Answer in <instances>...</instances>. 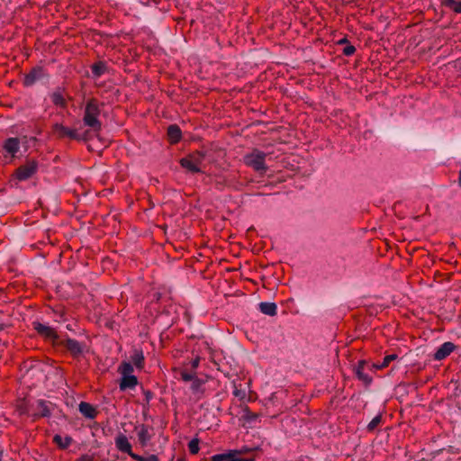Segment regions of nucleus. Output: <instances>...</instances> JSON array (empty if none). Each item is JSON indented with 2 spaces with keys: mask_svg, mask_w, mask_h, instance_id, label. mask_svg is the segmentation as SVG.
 I'll return each instance as SVG.
<instances>
[{
  "mask_svg": "<svg viewBox=\"0 0 461 461\" xmlns=\"http://www.w3.org/2000/svg\"><path fill=\"white\" fill-rule=\"evenodd\" d=\"M101 111L95 99L89 100L85 107L83 122L88 127L86 131H90V139L99 134L102 130V122L99 119Z\"/></svg>",
  "mask_w": 461,
  "mask_h": 461,
  "instance_id": "f257e3e1",
  "label": "nucleus"
},
{
  "mask_svg": "<svg viewBox=\"0 0 461 461\" xmlns=\"http://www.w3.org/2000/svg\"><path fill=\"white\" fill-rule=\"evenodd\" d=\"M118 372L122 375L120 382V389L122 391L134 389L136 387L138 384V379L133 375V366L131 363L122 362L118 367Z\"/></svg>",
  "mask_w": 461,
  "mask_h": 461,
  "instance_id": "f03ea898",
  "label": "nucleus"
},
{
  "mask_svg": "<svg viewBox=\"0 0 461 461\" xmlns=\"http://www.w3.org/2000/svg\"><path fill=\"white\" fill-rule=\"evenodd\" d=\"M266 157L267 153L264 151L253 149L243 157V161L246 166L252 167L255 171L266 172Z\"/></svg>",
  "mask_w": 461,
  "mask_h": 461,
  "instance_id": "7ed1b4c3",
  "label": "nucleus"
},
{
  "mask_svg": "<svg viewBox=\"0 0 461 461\" xmlns=\"http://www.w3.org/2000/svg\"><path fill=\"white\" fill-rule=\"evenodd\" d=\"M53 133L59 139L69 138L77 140H87L90 139V131L79 132L77 129H70L61 123L53 125Z\"/></svg>",
  "mask_w": 461,
  "mask_h": 461,
  "instance_id": "20e7f679",
  "label": "nucleus"
},
{
  "mask_svg": "<svg viewBox=\"0 0 461 461\" xmlns=\"http://www.w3.org/2000/svg\"><path fill=\"white\" fill-rule=\"evenodd\" d=\"M204 161V155L200 152H193L180 160V165L192 173H198L202 171L203 164Z\"/></svg>",
  "mask_w": 461,
  "mask_h": 461,
  "instance_id": "39448f33",
  "label": "nucleus"
},
{
  "mask_svg": "<svg viewBox=\"0 0 461 461\" xmlns=\"http://www.w3.org/2000/svg\"><path fill=\"white\" fill-rule=\"evenodd\" d=\"M38 168V164L34 160L28 161L25 165L19 167L15 171V176L20 181H24L32 177Z\"/></svg>",
  "mask_w": 461,
  "mask_h": 461,
  "instance_id": "423d86ee",
  "label": "nucleus"
},
{
  "mask_svg": "<svg viewBox=\"0 0 461 461\" xmlns=\"http://www.w3.org/2000/svg\"><path fill=\"white\" fill-rule=\"evenodd\" d=\"M65 347L74 357H78L88 351V347L85 342L74 339H67Z\"/></svg>",
  "mask_w": 461,
  "mask_h": 461,
  "instance_id": "0eeeda50",
  "label": "nucleus"
},
{
  "mask_svg": "<svg viewBox=\"0 0 461 461\" xmlns=\"http://www.w3.org/2000/svg\"><path fill=\"white\" fill-rule=\"evenodd\" d=\"M21 147L20 140L15 137L7 138L3 143V149L5 152V157L11 159L16 157Z\"/></svg>",
  "mask_w": 461,
  "mask_h": 461,
  "instance_id": "6e6552de",
  "label": "nucleus"
},
{
  "mask_svg": "<svg viewBox=\"0 0 461 461\" xmlns=\"http://www.w3.org/2000/svg\"><path fill=\"white\" fill-rule=\"evenodd\" d=\"M34 404V409L32 412V417L34 419L40 418V417H50L51 414L50 410V402H46L44 400H38Z\"/></svg>",
  "mask_w": 461,
  "mask_h": 461,
  "instance_id": "1a4fd4ad",
  "label": "nucleus"
},
{
  "mask_svg": "<svg viewBox=\"0 0 461 461\" xmlns=\"http://www.w3.org/2000/svg\"><path fill=\"white\" fill-rule=\"evenodd\" d=\"M137 431L138 441L141 447L148 446L149 440L151 439L153 433L152 429L149 428L146 425H140L135 428Z\"/></svg>",
  "mask_w": 461,
  "mask_h": 461,
  "instance_id": "9d476101",
  "label": "nucleus"
},
{
  "mask_svg": "<svg viewBox=\"0 0 461 461\" xmlns=\"http://www.w3.org/2000/svg\"><path fill=\"white\" fill-rule=\"evenodd\" d=\"M240 452L238 450H230L227 453L216 454L211 456L212 461H246L239 457Z\"/></svg>",
  "mask_w": 461,
  "mask_h": 461,
  "instance_id": "9b49d317",
  "label": "nucleus"
},
{
  "mask_svg": "<svg viewBox=\"0 0 461 461\" xmlns=\"http://www.w3.org/2000/svg\"><path fill=\"white\" fill-rule=\"evenodd\" d=\"M33 327H34V330L40 335H41L47 339H54L57 337L56 331L54 330V329H52L51 327H50L46 324L35 321V322H33Z\"/></svg>",
  "mask_w": 461,
  "mask_h": 461,
  "instance_id": "f8f14e48",
  "label": "nucleus"
},
{
  "mask_svg": "<svg viewBox=\"0 0 461 461\" xmlns=\"http://www.w3.org/2000/svg\"><path fill=\"white\" fill-rule=\"evenodd\" d=\"M455 345L452 342L443 343L435 352L434 359L442 360L449 356L455 349Z\"/></svg>",
  "mask_w": 461,
  "mask_h": 461,
  "instance_id": "ddd939ff",
  "label": "nucleus"
},
{
  "mask_svg": "<svg viewBox=\"0 0 461 461\" xmlns=\"http://www.w3.org/2000/svg\"><path fill=\"white\" fill-rule=\"evenodd\" d=\"M115 446L121 452L127 453L129 455L131 453V445L128 438L123 434H120L116 437Z\"/></svg>",
  "mask_w": 461,
  "mask_h": 461,
  "instance_id": "4468645a",
  "label": "nucleus"
},
{
  "mask_svg": "<svg viewBox=\"0 0 461 461\" xmlns=\"http://www.w3.org/2000/svg\"><path fill=\"white\" fill-rule=\"evenodd\" d=\"M43 77V69L41 68H35L30 73H28L24 77V85L32 86L37 80Z\"/></svg>",
  "mask_w": 461,
  "mask_h": 461,
  "instance_id": "2eb2a0df",
  "label": "nucleus"
},
{
  "mask_svg": "<svg viewBox=\"0 0 461 461\" xmlns=\"http://www.w3.org/2000/svg\"><path fill=\"white\" fill-rule=\"evenodd\" d=\"M33 409H34V404L29 403L25 400L20 401L17 403V408H16L19 414H21V415L25 414V415L32 416V417Z\"/></svg>",
  "mask_w": 461,
  "mask_h": 461,
  "instance_id": "dca6fc26",
  "label": "nucleus"
},
{
  "mask_svg": "<svg viewBox=\"0 0 461 461\" xmlns=\"http://www.w3.org/2000/svg\"><path fill=\"white\" fill-rule=\"evenodd\" d=\"M79 411L82 413V415L88 419H94L96 416V411L94 406L86 402H80Z\"/></svg>",
  "mask_w": 461,
  "mask_h": 461,
  "instance_id": "f3484780",
  "label": "nucleus"
},
{
  "mask_svg": "<svg viewBox=\"0 0 461 461\" xmlns=\"http://www.w3.org/2000/svg\"><path fill=\"white\" fill-rule=\"evenodd\" d=\"M262 313L268 316H275L277 312V307L275 303L262 302L258 305Z\"/></svg>",
  "mask_w": 461,
  "mask_h": 461,
  "instance_id": "a211bd4d",
  "label": "nucleus"
},
{
  "mask_svg": "<svg viewBox=\"0 0 461 461\" xmlns=\"http://www.w3.org/2000/svg\"><path fill=\"white\" fill-rule=\"evenodd\" d=\"M72 441L73 439L70 436L62 437L59 434H56L53 437V442L61 449L68 448L71 445Z\"/></svg>",
  "mask_w": 461,
  "mask_h": 461,
  "instance_id": "6ab92c4d",
  "label": "nucleus"
},
{
  "mask_svg": "<svg viewBox=\"0 0 461 461\" xmlns=\"http://www.w3.org/2000/svg\"><path fill=\"white\" fill-rule=\"evenodd\" d=\"M167 136H168V140L171 143L178 142L181 139L180 128L176 124L170 125L167 128Z\"/></svg>",
  "mask_w": 461,
  "mask_h": 461,
  "instance_id": "aec40b11",
  "label": "nucleus"
},
{
  "mask_svg": "<svg viewBox=\"0 0 461 461\" xmlns=\"http://www.w3.org/2000/svg\"><path fill=\"white\" fill-rule=\"evenodd\" d=\"M91 70L95 77H99L105 72L106 66L103 62H97L91 67Z\"/></svg>",
  "mask_w": 461,
  "mask_h": 461,
  "instance_id": "412c9836",
  "label": "nucleus"
},
{
  "mask_svg": "<svg viewBox=\"0 0 461 461\" xmlns=\"http://www.w3.org/2000/svg\"><path fill=\"white\" fill-rule=\"evenodd\" d=\"M51 101L55 105H58L60 107L66 106V100H65L63 95L59 91L54 92L51 95Z\"/></svg>",
  "mask_w": 461,
  "mask_h": 461,
  "instance_id": "4be33fe9",
  "label": "nucleus"
},
{
  "mask_svg": "<svg viewBox=\"0 0 461 461\" xmlns=\"http://www.w3.org/2000/svg\"><path fill=\"white\" fill-rule=\"evenodd\" d=\"M445 5L452 9L456 14H461V1L445 0Z\"/></svg>",
  "mask_w": 461,
  "mask_h": 461,
  "instance_id": "5701e85b",
  "label": "nucleus"
},
{
  "mask_svg": "<svg viewBox=\"0 0 461 461\" xmlns=\"http://www.w3.org/2000/svg\"><path fill=\"white\" fill-rule=\"evenodd\" d=\"M398 357L396 354L387 355L384 357L383 361L379 365H375L377 369H382L389 366V364Z\"/></svg>",
  "mask_w": 461,
  "mask_h": 461,
  "instance_id": "b1692460",
  "label": "nucleus"
},
{
  "mask_svg": "<svg viewBox=\"0 0 461 461\" xmlns=\"http://www.w3.org/2000/svg\"><path fill=\"white\" fill-rule=\"evenodd\" d=\"M133 364L138 367L141 368L144 363V357L141 351H137L131 357Z\"/></svg>",
  "mask_w": 461,
  "mask_h": 461,
  "instance_id": "393cba45",
  "label": "nucleus"
},
{
  "mask_svg": "<svg viewBox=\"0 0 461 461\" xmlns=\"http://www.w3.org/2000/svg\"><path fill=\"white\" fill-rule=\"evenodd\" d=\"M356 374L358 377V379H360L361 381L368 384L371 382V378L369 377L368 375H366L364 371H363V366H357V370H356Z\"/></svg>",
  "mask_w": 461,
  "mask_h": 461,
  "instance_id": "a878e982",
  "label": "nucleus"
},
{
  "mask_svg": "<svg viewBox=\"0 0 461 461\" xmlns=\"http://www.w3.org/2000/svg\"><path fill=\"white\" fill-rule=\"evenodd\" d=\"M188 449L191 454H197L199 452V439L193 438L192 440H190L188 443Z\"/></svg>",
  "mask_w": 461,
  "mask_h": 461,
  "instance_id": "bb28decb",
  "label": "nucleus"
},
{
  "mask_svg": "<svg viewBox=\"0 0 461 461\" xmlns=\"http://www.w3.org/2000/svg\"><path fill=\"white\" fill-rule=\"evenodd\" d=\"M381 420L382 418L380 415H376L375 417H374L367 426L368 429L372 430L375 429L380 424Z\"/></svg>",
  "mask_w": 461,
  "mask_h": 461,
  "instance_id": "cd10ccee",
  "label": "nucleus"
},
{
  "mask_svg": "<svg viewBox=\"0 0 461 461\" xmlns=\"http://www.w3.org/2000/svg\"><path fill=\"white\" fill-rule=\"evenodd\" d=\"M194 374L188 373L186 371L181 372V378L185 382L192 381L194 380Z\"/></svg>",
  "mask_w": 461,
  "mask_h": 461,
  "instance_id": "c85d7f7f",
  "label": "nucleus"
},
{
  "mask_svg": "<svg viewBox=\"0 0 461 461\" xmlns=\"http://www.w3.org/2000/svg\"><path fill=\"white\" fill-rule=\"evenodd\" d=\"M192 381H193V384H192V386H191L192 390L194 392L199 391V389H200V387L202 385V381L200 379L196 378V377H194V380H192Z\"/></svg>",
  "mask_w": 461,
  "mask_h": 461,
  "instance_id": "c756f323",
  "label": "nucleus"
},
{
  "mask_svg": "<svg viewBox=\"0 0 461 461\" xmlns=\"http://www.w3.org/2000/svg\"><path fill=\"white\" fill-rule=\"evenodd\" d=\"M356 48L353 45H348L344 48L343 54L346 56H351L355 53Z\"/></svg>",
  "mask_w": 461,
  "mask_h": 461,
  "instance_id": "7c9ffc66",
  "label": "nucleus"
},
{
  "mask_svg": "<svg viewBox=\"0 0 461 461\" xmlns=\"http://www.w3.org/2000/svg\"><path fill=\"white\" fill-rule=\"evenodd\" d=\"M76 461H95L94 456L91 455H83L79 458H77Z\"/></svg>",
  "mask_w": 461,
  "mask_h": 461,
  "instance_id": "2f4dec72",
  "label": "nucleus"
},
{
  "mask_svg": "<svg viewBox=\"0 0 461 461\" xmlns=\"http://www.w3.org/2000/svg\"><path fill=\"white\" fill-rule=\"evenodd\" d=\"M199 363H200V358L199 357H195L194 359H193L191 362H190V365H191V367L192 369H196L199 366Z\"/></svg>",
  "mask_w": 461,
  "mask_h": 461,
  "instance_id": "473e14b6",
  "label": "nucleus"
},
{
  "mask_svg": "<svg viewBox=\"0 0 461 461\" xmlns=\"http://www.w3.org/2000/svg\"><path fill=\"white\" fill-rule=\"evenodd\" d=\"M130 456L134 459V460H137V461H146L145 457L142 456H140V455H137V454H134L132 451L131 453L130 454Z\"/></svg>",
  "mask_w": 461,
  "mask_h": 461,
  "instance_id": "72a5a7b5",
  "label": "nucleus"
},
{
  "mask_svg": "<svg viewBox=\"0 0 461 461\" xmlns=\"http://www.w3.org/2000/svg\"><path fill=\"white\" fill-rule=\"evenodd\" d=\"M146 461H159L158 456L149 455L148 457H145Z\"/></svg>",
  "mask_w": 461,
  "mask_h": 461,
  "instance_id": "f704fd0d",
  "label": "nucleus"
},
{
  "mask_svg": "<svg viewBox=\"0 0 461 461\" xmlns=\"http://www.w3.org/2000/svg\"><path fill=\"white\" fill-rule=\"evenodd\" d=\"M346 41H347V39H346V38H344V39L340 40V41H339V44H343V43H345Z\"/></svg>",
  "mask_w": 461,
  "mask_h": 461,
  "instance_id": "c9c22d12",
  "label": "nucleus"
},
{
  "mask_svg": "<svg viewBox=\"0 0 461 461\" xmlns=\"http://www.w3.org/2000/svg\"><path fill=\"white\" fill-rule=\"evenodd\" d=\"M234 394H235L236 396H240V391H238V390H236V391L234 392Z\"/></svg>",
  "mask_w": 461,
  "mask_h": 461,
  "instance_id": "e433bc0d",
  "label": "nucleus"
},
{
  "mask_svg": "<svg viewBox=\"0 0 461 461\" xmlns=\"http://www.w3.org/2000/svg\"><path fill=\"white\" fill-rule=\"evenodd\" d=\"M158 0H147V4H149V2H154V3H158Z\"/></svg>",
  "mask_w": 461,
  "mask_h": 461,
  "instance_id": "4c0bfd02",
  "label": "nucleus"
},
{
  "mask_svg": "<svg viewBox=\"0 0 461 461\" xmlns=\"http://www.w3.org/2000/svg\"><path fill=\"white\" fill-rule=\"evenodd\" d=\"M2 457H3V452L0 451V461H2Z\"/></svg>",
  "mask_w": 461,
  "mask_h": 461,
  "instance_id": "58836bf2",
  "label": "nucleus"
},
{
  "mask_svg": "<svg viewBox=\"0 0 461 461\" xmlns=\"http://www.w3.org/2000/svg\"><path fill=\"white\" fill-rule=\"evenodd\" d=\"M459 183L461 185V170H460V175H459Z\"/></svg>",
  "mask_w": 461,
  "mask_h": 461,
  "instance_id": "ea45409f",
  "label": "nucleus"
}]
</instances>
